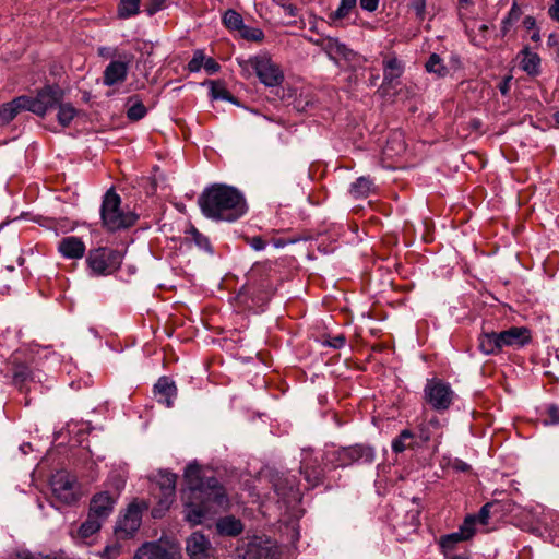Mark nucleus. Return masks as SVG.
<instances>
[{"label":"nucleus","mask_w":559,"mask_h":559,"mask_svg":"<svg viewBox=\"0 0 559 559\" xmlns=\"http://www.w3.org/2000/svg\"><path fill=\"white\" fill-rule=\"evenodd\" d=\"M522 15V10L516 2H514L508 12L507 16L501 22L500 33L504 37L511 31L513 25L519 22Z\"/></svg>","instance_id":"f704fd0d"},{"label":"nucleus","mask_w":559,"mask_h":559,"mask_svg":"<svg viewBox=\"0 0 559 559\" xmlns=\"http://www.w3.org/2000/svg\"><path fill=\"white\" fill-rule=\"evenodd\" d=\"M441 424L437 416H432L428 420H424L417 427L416 439L423 443H427L432 439L440 438Z\"/></svg>","instance_id":"a878e982"},{"label":"nucleus","mask_w":559,"mask_h":559,"mask_svg":"<svg viewBox=\"0 0 559 559\" xmlns=\"http://www.w3.org/2000/svg\"><path fill=\"white\" fill-rule=\"evenodd\" d=\"M401 136H402V134H401V133H394V134H393V139H392V141L399 140V143H397V144H399L400 150H404V142H403V140L401 139Z\"/></svg>","instance_id":"e2e57ef3"},{"label":"nucleus","mask_w":559,"mask_h":559,"mask_svg":"<svg viewBox=\"0 0 559 559\" xmlns=\"http://www.w3.org/2000/svg\"><path fill=\"white\" fill-rule=\"evenodd\" d=\"M523 26L527 32L536 29L537 26L535 17L532 15L525 16L523 20Z\"/></svg>","instance_id":"bf43d9fd"},{"label":"nucleus","mask_w":559,"mask_h":559,"mask_svg":"<svg viewBox=\"0 0 559 559\" xmlns=\"http://www.w3.org/2000/svg\"><path fill=\"white\" fill-rule=\"evenodd\" d=\"M177 475L171 472L162 471L158 480L152 488V495L156 501V507L152 510L154 518H160L163 513L170 508L175 500Z\"/></svg>","instance_id":"1a4fd4ad"},{"label":"nucleus","mask_w":559,"mask_h":559,"mask_svg":"<svg viewBox=\"0 0 559 559\" xmlns=\"http://www.w3.org/2000/svg\"><path fill=\"white\" fill-rule=\"evenodd\" d=\"M147 110L146 107L142 102H136L133 105H131L127 111V117L130 120L138 121L142 119L146 115Z\"/></svg>","instance_id":"49530a36"},{"label":"nucleus","mask_w":559,"mask_h":559,"mask_svg":"<svg viewBox=\"0 0 559 559\" xmlns=\"http://www.w3.org/2000/svg\"><path fill=\"white\" fill-rule=\"evenodd\" d=\"M53 498L61 504H72L80 499V487L74 475L58 471L50 479Z\"/></svg>","instance_id":"9b49d317"},{"label":"nucleus","mask_w":559,"mask_h":559,"mask_svg":"<svg viewBox=\"0 0 559 559\" xmlns=\"http://www.w3.org/2000/svg\"><path fill=\"white\" fill-rule=\"evenodd\" d=\"M452 468L456 472L467 473L472 469L471 465L466 462L455 459L452 463Z\"/></svg>","instance_id":"6e6d98bb"},{"label":"nucleus","mask_w":559,"mask_h":559,"mask_svg":"<svg viewBox=\"0 0 559 559\" xmlns=\"http://www.w3.org/2000/svg\"><path fill=\"white\" fill-rule=\"evenodd\" d=\"M382 86L394 87L397 83V80L403 75L405 66L404 62L401 59H399L394 52H392L384 55L382 61Z\"/></svg>","instance_id":"f3484780"},{"label":"nucleus","mask_w":559,"mask_h":559,"mask_svg":"<svg viewBox=\"0 0 559 559\" xmlns=\"http://www.w3.org/2000/svg\"><path fill=\"white\" fill-rule=\"evenodd\" d=\"M9 365L11 366L12 382L22 391L28 382L33 381L31 361L24 354L16 352L11 356Z\"/></svg>","instance_id":"4468645a"},{"label":"nucleus","mask_w":559,"mask_h":559,"mask_svg":"<svg viewBox=\"0 0 559 559\" xmlns=\"http://www.w3.org/2000/svg\"><path fill=\"white\" fill-rule=\"evenodd\" d=\"M281 282L282 276L275 262H258L248 273L246 289L257 306H263L271 300Z\"/></svg>","instance_id":"7ed1b4c3"},{"label":"nucleus","mask_w":559,"mask_h":559,"mask_svg":"<svg viewBox=\"0 0 559 559\" xmlns=\"http://www.w3.org/2000/svg\"><path fill=\"white\" fill-rule=\"evenodd\" d=\"M492 507H493V503H486L485 506H483L480 508V510L477 513V515H471V516L474 518L475 523L479 522L480 524L486 525L488 523V519H489V514H490V509Z\"/></svg>","instance_id":"3c124183"},{"label":"nucleus","mask_w":559,"mask_h":559,"mask_svg":"<svg viewBox=\"0 0 559 559\" xmlns=\"http://www.w3.org/2000/svg\"><path fill=\"white\" fill-rule=\"evenodd\" d=\"M542 522L552 538V543L559 546V513L555 511L545 512Z\"/></svg>","instance_id":"7c9ffc66"},{"label":"nucleus","mask_w":559,"mask_h":559,"mask_svg":"<svg viewBox=\"0 0 559 559\" xmlns=\"http://www.w3.org/2000/svg\"><path fill=\"white\" fill-rule=\"evenodd\" d=\"M360 8L368 12H373L379 5V0H359Z\"/></svg>","instance_id":"4d7b16f0"},{"label":"nucleus","mask_w":559,"mask_h":559,"mask_svg":"<svg viewBox=\"0 0 559 559\" xmlns=\"http://www.w3.org/2000/svg\"><path fill=\"white\" fill-rule=\"evenodd\" d=\"M223 23L228 29L238 32L245 25L242 16L237 11L231 9L227 10L224 13Z\"/></svg>","instance_id":"79ce46f5"},{"label":"nucleus","mask_w":559,"mask_h":559,"mask_svg":"<svg viewBox=\"0 0 559 559\" xmlns=\"http://www.w3.org/2000/svg\"><path fill=\"white\" fill-rule=\"evenodd\" d=\"M460 8H467L473 3V0H457Z\"/></svg>","instance_id":"69168bd1"},{"label":"nucleus","mask_w":559,"mask_h":559,"mask_svg":"<svg viewBox=\"0 0 559 559\" xmlns=\"http://www.w3.org/2000/svg\"><path fill=\"white\" fill-rule=\"evenodd\" d=\"M115 499L107 492H98L90 502L88 513L102 521L106 520L114 510Z\"/></svg>","instance_id":"4be33fe9"},{"label":"nucleus","mask_w":559,"mask_h":559,"mask_svg":"<svg viewBox=\"0 0 559 559\" xmlns=\"http://www.w3.org/2000/svg\"><path fill=\"white\" fill-rule=\"evenodd\" d=\"M316 44L321 45L328 55L332 56L333 53L338 56H345L346 46L340 43L336 38L328 37L322 39L321 41H317Z\"/></svg>","instance_id":"a19ab883"},{"label":"nucleus","mask_w":559,"mask_h":559,"mask_svg":"<svg viewBox=\"0 0 559 559\" xmlns=\"http://www.w3.org/2000/svg\"><path fill=\"white\" fill-rule=\"evenodd\" d=\"M454 397L455 393L449 383L436 378L427 381L424 389V400L433 411H448Z\"/></svg>","instance_id":"f8f14e48"},{"label":"nucleus","mask_w":559,"mask_h":559,"mask_svg":"<svg viewBox=\"0 0 559 559\" xmlns=\"http://www.w3.org/2000/svg\"><path fill=\"white\" fill-rule=\"evenodd\" d=\"M300 473L304 475V478L308 484V489L322 484L325 476L320 461L312 455L304 457L300 464Z\"/></svg>","instance_id":"a211bd4d"},{"label":"nucleus","mask_w":559,"mask_h":559,"mask_svg":"<svg viewBox=\"0 0 559 559\" xmlns=\"http://www.w3.org/2000/svg\"><path fill=\"white\" fill-rule=\"evenodd\" d=\"M198 204L204 216L214 221L235 222L248 210L243 194L236 188L214 183L199 197Z\"/></svg>","instance_id":"f03ea898"},{"label":"nucleus","mask_w":559,"mask_h":559,"mask_svg":"<svg viewBox=\"0 0 559 559\" xmlns=\"http://www.w3.org/2000/svg\"><path fill=\"white\" fill-rule=\"evenodd\" d=\"M357 0H341L338 8L329 14L332 23L347 19L353 11H355Z\"/></svg>","instance_id":"72a5a7b5"},{"label":"nucleus","mask_w":559,"mask_h":559,"mask_svg":"<svg viewBox=\"0 0 559 559\" xmlns=\"http://www.w3.org/2000/svg\"><path fill=\"white\" fill-rule=\"evenodd\" d=\"M128 75V63L123 61H111L103 73V82L106 86H112L126 81Z\"/></svg>","instance_id":"5701e85b"},{"label":"nucleus","mask_w":559,"mask_h":559,"mask_svg":"<svg viewBox=\"0 0 559 559\" xmlns=\"http://www.w3.org/2000/svg\"><path fill=\"white\" fill-rule=\"evenodd\" d=\"M103 522L104 521L100 519L95 518L88 513L87 519L81 524L79 528V535L82 538L91 537L100 530Z\"/></svg>","instance_id":"4c0bfd02"},{"label":"nucleus","mask_w":559,"mask_h":559,"mask_svg":"<svg viewBox=\"0 0 559 559\" xmlns=\"http://www.w3.org/2000/svg\"><path fill=\"white\" fill-rule=\"evenodd\" d=\"M58 122L62 127H69L75 116L78 115V110L70 103H60L58 104Z\"/></svg>","instance_id":"e433bc0d"},{"label":"nucleus","mask_w":559,"mask_h":559,"mask_svg":"<svg viewBox=\"0 0 559 559\" xmlns=\"http://www.w3.org/2000/svg\"><path fill=\"white\" fill-rule=\"evenodd\" d=\"M475 535V520L466 516L459 531L440 537L438 545L444 559H472L467 548L460 547V544L467 542Z\"/></svg>","instance_id":"39448f33"},{"label":"nucleus","mask_w":559,"mask_h":559,"mask_svg":"<svg viewBox=\"0 0 559 559\" xmlns=\"http://www.w3.org/2000/svg\"><path fill=\"white\" fill-rule=\"evenodd\" d=\"M140 1L141 0H120L117 10L118 17L129 19L136 15L140 11Z\"/></svg>","instance_id":"ea45409f"},{"label":"nucleus","mask_w":559,"mask_h":559,"mask_svg":"<svg viewBox=\"0 0 559 559\" xmlns=\"http://www.w3.org/2000/svg\"><path fill=\"white\" fill-rule=\"evenodd\" d=\"M205 53L202 49H197L193 52L192 59L188 62L187 69L189 72H199L204 63Z\"/></svg>","instance_id":"a18cd8bd"},{"label":"nucleus","mask_w":559,"mask_h":559,"mask_svg":"<svg viewBox=\"0 0 559 559\" xmlns=\"http://www.w3.org/2000/svg\"><path fill=\"white\" fill-rule=\"evenodd\" d=\"M183 478L187 484L185 518L192 525L201 524L229 507L225 487L216 477H206L198 463L187 465Z\"/></svg>","instance_id":"f257e3e1"},{"label":"nucleus","mask_w":559,"mask_h":559,"mask_svg":"<svg viewBox=\"0 0 559 559\" xmlns=\"http://www.w3.org/2000/svg\"><path fill=\"white\" fill-rule=\"evenodd\" d=\"M540 421L545 426L559 425V406L556 404L547 405L540 411Z\"/></svg>","instance_id":"37998d69"},{"label":"nucleus","mask_w":559,"mask_h":559,"mask_svg":"<svg viewBox=\"0 0 559 559\" xmlns=\"http://www.w3.org/2000/svg\"><path fill=\"white\" fill-rule=\"evenodd\" d=\"M26 110L44 117L46 112L53 109L63 100L64 92L58 85H45L37 91L36 96L23 95Z\"/></svg>","instance_id":"9d476101"},{"label":"nucleus","mask_w":559,"mask_h":559,"mask_svg":"<svg viewBox=\"0 0 559 559\" xmlns=\"http://www.w3.org/2000/svg\"><path fill=\"white\" fill-rule=\"evenodd\" d=\"M216 530L224 536H238L243 531L241 521L233 515L218 519Z\"/></svg>","instance_id":"cd10ccee"},{"label":"nucleus","mask_w":559,"mask_h":559,"mask_svg":"<svg viewBox=\"0 0 559 559\" xmlns=\"http://www.w3.org/2000/svg\"><path fill=\"white\" fill-rule=\"evenodd\" d=\"M143 509L144 507L138 502L130 503L124 515L118 522L117 533L123 537L132 536L141 526Z\"/></svg>","instance_id":"dca6fc26"},{"label":"nucleus","mask_w":559,"mask_h":559,"mask_svg":"<svg viewBox=\"0 0 559 559\" xmlns=\"http://www.w3.org/2000/svg\"><path fill=\"white\" fill-rule=\"evenodd\" d=\"M508 82H509V79H508V80H506L503 83H501V84H500V86H499L500 92H501L503 95H506V94L508 93V91H509V84H508Z\"/></svg>","instance_id":"0e129e2a"},{"label":"nucleus","mask_w":559,"mask_h":559,"mask_svg":"<svg viewBox=\"0 0 559 559\" xmlns=\"http://www.w3.org/2000/svg\"><path fill=\"white\" fill-rule=\"evenodd\" d=\"M549 16L559 22V0H552V4L548 9Z\"/></svg>","instance_id":"13d9d810"},{"label":"nucleus","mask_w":559,"mask_h":559,"mask_svg":"<svg viewBox=\"0 0 559 559\" xmlns=\"http://www.w3.org/2000/svg\"><path fill=\"white\" fill-rule=\"evenodd\" d=\"M273 487L276 495L285 503L297 502L300 500L301 492L296 476L289 473L277 474L273 477Z\"/></svg>","instance_id":"ddd939ff"},{"label":"nucleus","mask_w":559,"mask_h":559,"mask_svg":"<svg viewBox=\"0 0 559 559\" xmlns=\"http://www.w3.org/2000/svg\"><path fill=\"white\" fill-rule=\"evenodd\" d=\"M478 348L485 355H498L501 347L497 332H483L478 336Z\"/></svg>","instance_id":"c85d7f7f"},{"label":"nucleus","mask_w":559,"mask_h":559,"mask_svg":"<svg viewBox=\"0 0 559 559\" xmlns=\"http://www.w3.org/2000/svg\"><path fill=\"white\" fill-rule=\"evenodd\" d=\"M426 71L436 74L438 78H444L449 69L444 66L439 55L432 53L425 64Z\"/></svg>","instance_id":"58836bf2"},{"label":"nucleus","mask_w":559,"mask_h":559,"mask_svg":"<svg viewBox=\"0 0 559 559\" xmlns=\"http://www.w3.org/2000/svg\"><path fill=\"white\" fill-rule=\"evenodd\" d=\"M392 450L395 453L404 452L406 449H414L418 447L416 435L409 429H404L392 441Z\"/></svg>","instance_id":"c756f323"},{"label":"nucleus","mask_w":559,"mask_h":559,"mask_svg":"<svg viewBox=\"0 0 559 559\" xmlns=\"http://www.w3.org/2000/svg\"><path fill=\"white\" fill-rule=\"evenodd\" d=\"M121 554V545L117 542L107 545L100 552L102 559H117Z\"/></svg>","instance_id":"de8ad7c7"},{"label":"nucleus","mask_w":559,"mask_h":559,"mask_svg":"<svg viewBox=\"0 0 559 559\" xmlns=\"http://www.w3.org/2000/svg\"><path fill=\"white\" fill-rule=\"evenodd\" d=\"M373 189V182L369 177H359L350 186V194L356 199L367 198Z\"/></svg>","instance_id":"473e14b6"},{"label":"nucleus","mask_w":559,"mask_h":559,"mask_svg":"<svg viewBox=\"0 0 559 559\" xmlns=\"http://www.w3.org/2000/svg\"><path fill=\"white\" fill-rule=\"evenodd\" d=\"M374 449L368 444L356 443L349 447H343L325 453L326 464L332 468H344L355 463H372L374 461Z\"/></svg>","instance_id":"6e6552de"},{"label":"nucleus","mask_w":559,"mask_h":559,"mask_svg":"<svg viewBox=\"0 0 559 559\" xmlns=\"http://www.w3.org/2000/svg\"><path fill=\"white\" fill-rule=\"evenodd\" d=\"M520 67L531 76H537L540 73V57L533 52L530 47H524L518 55Z\"/></svg>","instance_id":"b1692460"},{"label":"nucleus","mask_w":559,"mask_h":559,"mask_svg":"<svg viewBox=\"0 0 559 559\" xmlns=\"http://www.w3.org/2000/svg\"><path fill=\"white\" fill-rule=\"evenodd\" d=\"M133 559H174V555L157 543H145L136 550Z\"/></svg>","instance_id":"393cba45"},{"label":"nucleus","mask_w":559,"mask_h":559,"mask_svg":"<svg viewBox=\"0 0 559 559\" xmlns=\"http://www.w3.org/2000/svg\"><path fill=\"white\" fill-rule=\"evenodd\" d=\"M25 108V99L23 96L13 98L11 102L0 105V122L10 123Z\"/></svg>","instance_id":"bb28decb"},{"label":"nucleus","mask_w":559,"mask_h":559,"mask_svg":"<svg viewBox=\"0 0 559 559\" xmlns=\"http://www.w3.org/2000/svg\"><path fill=\"white\" fill-rule=\"evenodd\" d=\"M531 39L535 43H539L540 41V33H539V28L537 27L536 29H534L533 34L531 35Z\"/></svg>","instance_id":"680f3d73"},{"label":"nucleus","mask_w":559,"mask_h":559,"mask_svg":"<svg viewBox=\"0 0 559 559\" xmlns=\"http://www.w3.org/2000/svg\"><path fill=\"white\" fill-rule=\"evenodd\" d=\"M57 250L64 259L80 260L85 255L86 246L82 238L67 236L60 239Z\"/></svg>","instance_id":"aec40b11"},{"label":"nucleus","mask_w":559,"mask_h":559,"mask_svg":"<svg viewBox=\"0 0 559 559\" xmlns=\"http://www.w3.org/2000/svg\"><path fill=\"white\" fill-rule=\"evenodd\" d=\"M211 93L215 99H231L230 93L219 83L211 81Z\"/></svg>","instance_id":"09e8293b"},{"label":"nucleus","mask_w":559,"mask_h":559,"mask_svg":"<svg viewBox=\"0 0 559 559\" xmlns=\"http://www.w3.org/2000/svg\"><path fill=\"white\" fill-rule=\"evenodd\" d=\"M409 7L420 22L425 20L426 0H413Z\"/></svg>","instance_id":"8fccbe9b"},{"label":"nucleus","mask_w":559,"mask_h":559,"mask_svg":"<svg viewBox=\"0 0 559 559\" xmlns=\"http://www.w3.org/2000/svg\"><path fill=\"white\" fill-rule=\"evenodd\" d=\"M247 242L257 251L263 250L266 247V241L261 236L248 238Z\"/></svg>","instance_id":"5fc2aeb1"},{"label":"nucleus","mask_w":559,"mask_h":559,"mask_svg":"<svg viewBox=\"0 0 559 559\" xmlns=\"http://www.w3.org/2000/svg\"><path fill=\"white\" fill-rule=\"evenodd\" d=\"M105 50H106V48H100V49H99V51H98V52H99V56H103V57H104V56L106 55V51H105Z\"/></svg>","instance_id":"338daca9"},{"label":"nucleus","mask_w":559,"mask_h":559,"mask_svg":"<svg viewBox=\"0 0 559 559\" xmlns=\"http://www.w3.org/2000/svg\"><path fill=\"white\" fill-rule=\"evenodd\" d=\"M100 216L103 225L108 231L129 228L138 219L133 212H126L121 209V198L112 188L103 198Z\"/></svg>","instance_id":"20e7f679"},{"label":"nucleus","mask_w":559,"mask_h":559,"mask_svg":"<svg viewBox=\"0 0 559 559\" xmlns=\"http://www.w3.org/2000/svg\"><path fill=\"white\" fill-rule=\"evenodd\" d=\"M239 33L243 39L249 41L260 43L264 39V33L259 27H250L243 25Z\"/></svg>","instance_id":"c03bdc74"},{"label":"nucleus","mask_w":559,"mask_h":559,"mask_svg":"<svg viewBox=\"0 0 559 559\" xmlns=\"http://www.w3.org/2000/svg\"><path fill=\"white\" fill-rule=\"evenodd\" d=\"M241 559H274V552L269 547L250 544Z\"/></svg>","instance_id":"c9c22d12"},{"label":"nucleus","mask_w":559,"mask_h":559,"mask_svg":"<svg viewBox=\"0 0 559 559\" xmlns=\"http://www.w3.org/2000/svg\"><path fill=\"white\" fill-rule=\"evenodd\" d=\"M238 63L243 71L253 70L260 82L267 87L280 86L284 81L283 70L266 52L246 60L238 59Z\"/></svg>","instance_id":"423d86ee"},{"label":"nucleus","mask_w":559,"mask_h":559,"mask_svg":"<svg viewBox=\"0 0 559 559\" xmlns=\"http://www.w3.org/2000/svg\"><path fill=\"white\" fill-rule=\"evenodd\" d=\"M203 68L209 74H214L219 71L221 66L219 63L212 57L204 58Z\"/></svg>","instance_id":"603ef678"},{"label":"nucleus","mask_w":559,"mask_h":559,"mask_svg":"<svg viewBox=\"0 0 559 559\" xmlns=\"http://www.w3.org/2000/svg\"><path fill=\"white\" fill-rule=\"evenodd\" d=\"M123 254L110 247L90 249L86 254V265L94 276H109L115 274L122 264Z\"/></svg>","instance_id":"0eeeda50"},{"label":"nucleus","mask_w":559,"mask_h":559,"mask_svg":"<svg viewBox=\"0 0 559 559\" xmlns=\"http://www.w3.org/2000/svg\"><path fill=\"white\" fill-rule=\"evenodd\" d=\"M324 343L335 349H338L345 345L346 337L344 336V334H338L336 336L329 337V340H326Z\"/></svg>","instance_id":"864d4df0"},{"label":"nucleus","mask_w":559,"mask_h":559,"mask_svg":"<svg viewBox=\"0 0 559 559\" xmlns=\"http://www.w3.org/2000/svg\"><path fill=\"white\" fill-rule=\"evenodd\" d=\"M177 391L175 381L167 376L160 377L153 386L154 397L166 407H173Z\"/></svg>","instance_id":"6ab92c4d"},{"label":"nucleus","mask_w":559,"mask_h":559,"mask_svg":"<svg viewBox=\"0 0 559 559\" xmlns=\"http://www.w3.org/2000/svg\"><path fill=\"white\" fill-rule=\"evenodd\" d=\"M185 240L194 243L200 250L212 252V245L206 236L201 234L193 225L186 230Z\"/></svg>","instance_id":"2f4dec72"},{"label":"nucleus","mask_w":559,"mask_h":559,"mask_svg":"<svg viewBox=\"0 0 559 559\" xmlns=\"http://www.w3.org/2000/svg\"><path fill=\"white\" fill-rule=\"evenodd\" d=\"M14 559H46V558L37 557L31 552L23 551V552L17 554Z\"/></svg>","instance_id":"052dcab7"},{"label":"nucleus","mask_w":559,"mask_h":559,"mask_svg":"<svg viewBox=\"0 0 559 559\" xmlns=\"http://www.w3.org/2000/svg\"><path fill=\"white\" fill-rule=\"evenodd\" d=\"M501 352L504 347L521 348L532 342V332L526 326H511L508 330L497 332Z\"/></svg>","instance_id":"2eb2a0df"},{"label":"nucleus","mask_w":559,"mask_h":559,"mask_svg":"<svg viewBox=\"0 0 559 559\" xmlns=\"http://www.w3.org/2000/svg\"><path fill=\"white\" fill-rule=\"evenodd\" d=\"M555 121L559 124V110L555 114Z\"/></svg>","instance_id":"774afa93"},{"label":"nucleus","mask_w":559,"mask_h":559,"mask_svg":"<svg viewBox=\"0 0 559 559\" xmlns=\"http://www.w3.org/2000/svg\"><path fill=\"white\" fill-rule=\"evenodd\" d=\"M186 550L191 559H207L212 548L210 540L203 534L194 532L187 539Z\"/></svg>","instance_id":"412c9836"}]
</instances>
